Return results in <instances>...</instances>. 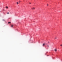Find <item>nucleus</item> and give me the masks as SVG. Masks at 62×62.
<instances>
[{
	"label": "nucleus",
	"mask_w": 62,
	"mask_h": 62,
	"mask_svg": "<svg viewBox=\"0 0 62 62\" xmlns=\"http://www.w3.org/2000/svg\"><path fill=\"white\" fill-rule=\"evenodd\" d=\"M45 44H46L45 43L43 44L42 45L44 47V46H45Z\"/></svg>",
	"instance_id": "nucleus-1"
},
{
	"label": "nucleus",
	"mask_w": 62,
	"mask_h": 62,
	"mask_svg": "<svg viewBox=\"0 0 62 62\" xmlns=\"http://www.w3.org/2000/svg\"><path fill=\"white\" fill-rule=\"evenodd\" d=\"M35 9V7H33L31 8V9Z\"/></svg>",
	"instance_id": "nucleus-2"
},
{
	"label": "nucleus",
	"mask_w": 62,
	"mask_h": 62,
	"mask_svg": "<svg viewBox=\"0 0 62 62\" xmlns=\"http://www.w3.org/2000/svg\"><path fill=\"white\" fill-rule=\"evenodd\" d=\"M57 49H54V51H55V52H57Z\"/></svg>",
	"instance_id": "nucleus-3"
},
{
	"label": "nucleus",
	"mask_w": 62,
	"mask_h": 62,
	"mask_svg": "<svg viewBox=\"0 0 62 62\" xmlns=\"http://www.w3.org/2000/svg\"><path fill=\"white\" fill-rule=\"evenodd\" d=\"M13 25H11V27H13Z\"/></svg>",
	"instance_id": "nucleus-4"
},
{
	"label": "nucleus",
	"mask_w": 62,
	"mask_h": 62,
	"mask_svg": "<svg viewBox=\"0 0 62 62\" xmlns=\"http://www.w3.org/2000/svg\"><path fill=\"white\" fill-rule=\"evenodd\" d=\"M57 37H55V39H57Z\"/></svg>",
	"instance_id": "nucleus-5"
},
{
	"label": "nucleus",
	"mask_w": 62,
	"mask_h": 62,
	"mask_svg": "<svg viewBox=\"0 0 62 62\" xmlns=\"http://www.w3.org/2000/svg\"><path fill=\"white\" fill-rule=\"evenodd\" d=\"M16 3H17V5H18L19 4V3H18V2H17Z\"/></svg>",
	"instance_id": "nucleus-6"
},
{
	"label": "nucleus",
	"mask_w": 62,
	"mask_h": 62,
	"mask_svg": "<svg viewBox=\"0 0 62 62\" xmlns=\"http://www.w3.org/2000/svg\"><path fill=\"white\" fill-rule=\"evenodd\" d=\"M6 8H8V7H6Z\"/></svg>",
	"instance_id": "nucleus-7"
},
{
	"label": "nucleus",
	"mask_w": 62,
	"mask_h": 62,
	"mask_svg": "<svg viewBox=\"0 0 62 62\" xmlns=\"http://www.w3.org/2000/svg\"><path fill=\"white\" fill-rule=\"evenodd\" d=\"M11 23V22H8V23Z\"/></svg>",
	"instance_id": "nucleus-8"
},
{
	"label": "nucleus",
	"mask_w": 62,
	"mask_h": 62,
	"mask_svg": "<svg viewBox=\"0 0 62 62\" xmlns=\"http://www.w3.org/2000/svg\"><path fill=\"white\" fill-rule=\"evenodd\" d=\"M47 47H49V45H47Z\"/></svg>",
	"instance_id": "nucleus-9"
},
{
	"label": "nucleus",
	"mask_w": 62,
	"mask_h": 62,
	"mask_svg": "<svg viewBox=\"0 0 62 62\" xmlns=\"http://www.w3.org/2000/svg\"><path fill=\"white\" fill-rule=\"evenodd\" d=\"M7 14H9V13L8 12L7 13Z\"/></svg>",
	"instance_id": "nucleus-10"
},
{
	"label": "nucleus",
	"mask_w": 62,
	"mask_h": 62,
	"mask_svg": "<svg viewBox=\"0 0 62 62\" xmlns=\"http://www.w3.org/2000/svg\"><path fill=\"white\" fill-rule=\"evenodd\" d=\"M60 46H62V45H61Z\"/></svg>",
	"instance_id": "nucleus-11"
},
{
	"label": "nucleus",
	"mask_w": 62,
	"mask_h": 62,
	"mask_svg": "<svg viewBox=\"0 0 62 62\" xmlns=\"http://www.w3.org/2000/svg\"><path fill=\"white\" fill-rule=\"evenodd\" d=\"M19 3H20V2H21V1H19Z\"/></svg>",
	"instance_id": "nucleus-12"
},
{
	"label": "nucleus",
	"mask_w": 62,
	"mask_h": 62,
	"mask_svg": "<svg viewBox=\"0 0 62 62\" xmlns=\"http://www.w3.org/2000/svg\"><path fill=\"white\" fill-rule=\"evenodd\" d=\"M29 3H30V4H31V2H30Z\"/></svg>",
	"instance_id": "nucleus-13"
},
{
	"label": "nucleus",
	"mask_w": 62,
	"mask_h": 62,
	"mask_svg": "<svg viewBox=\"0 0 62 62\" xmlns=\"http://www.w3.org/2000/svg\"><path fill=\"white\" fill-rule=\"evenodd\" d=\"M47 6H48V4H47Z\"/></svg>",
	"instance_id": "nucleus-14"
},
{
	"label": "nucleus",
	"mask_w": 62,
	"mask_h": 62,
	"mask_svg": "<svg viewBox=\"0 0 62 62\" xmlns=\"http://www.w3.org/2000/svg\"><path fill=\"white\" fill-rule=\"evenodd\" d=\"M48 43H49V42H48Z\"/></svg>",
	"instance_id": "nucleus-15"
}]
</instances>
